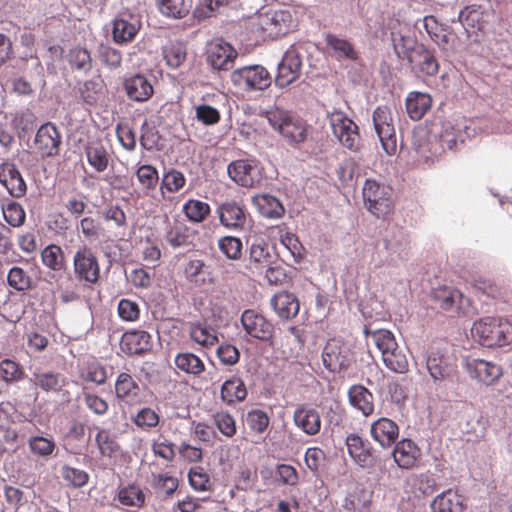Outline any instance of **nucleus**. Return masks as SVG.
Instances as JSON below:
<instances>
[{"label": "nucleus", "instance_id": "obj_1", "mask_svg": "<svg viewBox=\"0 0 512 512\" xmlns=\"http://www.w3.org/2000/svg\"><path fill=\"white\" fill-rule=\"evenodd\" d=\"M298 25L292 8L269 9L259 13L253 27L264 39H277L293 32Z\"/></svg>", "mask_w": 512, "mask_h": 512}, {"label": "nucleus", "instance_id": "obj_2", "mask_svg": "<svg viewBox=\"0 0 512 512\" xmlns=\"http://www.w3.org/2000/svg\"><path fill=\"white\" fill-rule=\"evenodd\" d=\"M471 335L482 346L502 347L512 341V324L501 317H484L474 322Z\"/></svg>", "mask_w": 512, "mask_h": 512}, {"label": "nucleus", "instance_id": "obj_3", "mask_svg": "<svg viewBox=\"0 0 512 512\" xmlns=\"http://www.w3.org/2000/svg\"><path fill=\"white\" fill-rule=\"evenodd\" d=\"M393 190L390 186L374 179H367L362 188V196L366 209L377 218H386L394 210L392 198Z\"/></svg>", "mask_w": 512, "mask_h": 512}, {"label": "nucleus", "instance_id": "obj_4", "mask_svg": "<svg viewBox=\"0 0 512 512\" xmlns=\"http://www.w3.org/2000/svg\"><path fill=\"white\" fill-rule=\"evenodd\" d=\"M267 120L290 143H301L306 139V122L289 111L280 108L269 110Z\"/></svg>", "mask_w": 512, "mask_h": 512}, {"label": "nucleus", "instance_id": "obj_5", "mask_svg": "<svg viewBox=\"0 0 512 512\" xmlns=\"http://www.w3.org/2000/svg\"><path fill=\"white\" fill-rule=\"evenodd\" d=\"M232 84L245 92L263 91L272 82L268 70L261 65L243 66L232 71L230 75Z\"/></svg>", "mask_w": 512, "mask_h": 512}, {"label": "nucleus", "instance_id": "obj_6", "mask_svg": "<svg viewBox=\"0 0 512 512\" xmlns=\"http://www.w3.org/2000/svg\"><path fill=\"white\" fill-rule=\"evenodd\" d=\"M73 272L79 282L88 286L97 284L101 277L98 257L87 245L80 246L73 256Z\"/></svg>", "mask_w": 512, "mask_h": 512}, {"label": "nucleus", "instance_id": "obj_7", "mask_svg": "<svg viewBox=\"0 0 512 512\" xmlns=\"http://www.w3.org/2000/svg\"><path fill=\"white\" fill-rule=\"evenodd\" d=\"M330 125L334 136L351 151H358L361 138L357 124L344 112L334 110L329 115Z\"/></svg>", "mask_w": 512, "mask_h": 512}, {"label": "nucleus", "instance_id": "obj_8", "mask_svg": "<svg viewBox=\"0 0 512 512\" xmlns=\"http://www.w3.org/2000/svg\"><path fill=\"white\" fill-rule=\"evenodd\" d=\"M373 123L383 150L393 156L397 152V139L391 110L378 106L373 112Z\"/></svg>", "mask_w": 512, "mask_h": 512}, {"label": "nucleus", "instance_id": "obj_9", "mask_svg": "<svg viewBox=\"0 0 512 512\" xmlns=\"http://www.w3.org/2000/svg\"><path fill=\"white\" fill-rule=\"evenodd\" d=\"M61 145L62 135L54 123L46 122L38 128L33 140V147L35 153L42 159L58 156Z\"/></svg>", "mask_w": 512, "mask_h": 512}, {"label": "nucleus", "instance_id": "obj_10", "mask_svg": "<svg viewBox=\"0 0 512 512\" xmlns=\"http://www.w3.org/2000/svg\"><path fill=\"white\" fill-rule=\"evenodd\" d=\"M237 57L238 52L236 49L222 39H215L208 44L206 60L214 70H230Z\"/></svg>", "mask_w": 512, "mask_h": 512}, {"label": "nucleus", "instance_id": "obj_11", "mask_svg": "<svg viewBox=\"0 0 512 512\" xmlns=\"http://www.w3.org/2000/svg\"><path fill=\"white\" fill-rule=\"evenodd\" d=\"M230 178L238 185L252 188L261 181L258 162L254 159H238L227 167Z\"/></svg>", "mask_w": 512, "mask_h": 512}, {"label": "nucleus", "instance_id": "obj_12", "mask_svg": "<svg viewBox=\"0 0 512 512\" xmlns=\"http://www.w3.org/2000/svg\"><path fill=\"white\" fill-rule=\"evenodd\" d=\"M302 59L295 49H288L278 64L275 85L285 88L294 83L301 75Z\"/></svg>", "mask_w": 512, "mask_h": 512}, {"label": "nucleus", "instance_id": "obj_13", "mask_svg": "<svg viewBox=\"0 0 512 512\" xmlns=\"http://www.w3.org/2000/svg\"><path fill=\"white\" fill-rule=\"evenodd\" d=\"M324 366L331 372H341L350 366L352 356L350 350L337 339L329 340L322 353Z\"/></svg>", "mask_w": 512, "mask_h": 512}, {"label": "nucleus", "instance_id": "obj_14", "mask_svg": "<svg viewBox=\"0 0 512 512\" xmlns=\"http://www.w3.org/2000/svg\"><path fill=\"white\" fill-rule=\"evenodd\" d=\"M464 368L469 376L485 385H492L502 376V368L491 361L478 358H466Z\"/></svg>", "mask_w": 512, "mask_h": 512}, {"label": "nucleus", "instance_id": "obj_15", "mask_svg": "<svg viewBox=\"0 0 512 512\" xmlns=\"http://www.w3.org/2000/svg\"><path fill=\"white\" fill-rule=\"evenodd\" d=\"M241 323L245 332L255 339L267 341L273 336L274 326L271 321L254 309L242 313Z\"/></svg>", "mask_w": 512, "mask_h": 512}, {"label": "nucleus", "instance_id": "obj_16", "mask_svg": "<svg viewBox=\"0 0 512 512\" xmlns=\"http://www.w3.org/2000/svg\"><path fill=\"white\" fill-rule=\"evenodd\" d=\"M216 213L220 224L232 231H241L245 228L249 213L244 206L236 201H226L220 204Z\"/></svg>", "mask_w": 512, "mask_h": 512}, {"label": "nucleus", "instance_id": "obj_17", "mask_svg": "<svg viewBox=\"0 0 512 512\" xmlns=\"http://www.w3.org/2000/svg\"><path fill=\"white\" fill-rule=\"evenodd\" d=\"M404 56L412 68L423 75L435 76L439 72V63L434 53L422 44L407 49Z\"/></svg>", "mask_w": 512, "mask_h": 512}, {"label": "nucleus", "instance_id": "obj_18", "mask_svg": "<svg viewBox=\"0 0 512 512\" xmlns=\"http://www.w3.org/2000/svg\"><path fill=\"white\" fill-rule=\"evenodd\" d=\"M153 347L150 333L144 330L126 331L120 339V350L127 356H142Z\"/></svg>", "mask_w": 512, "mask_h": 512}, {"label": "nucleus", "instance_id": "obj_19", "mask_svg": "<svg viewBox=\"0 0 512 512\" xmlns=\"http://www.w3.org/2000/svg\"><path fill=\"white\" fill-rule=\"evenodd\" d=\"M427 370L434 381H447L452 379L457 372L455 360L440 351H432L426 360Z\"/></svg>", "mask_w": 512, "mask_h": 512}, {"label": "nucleus", "instance_id": "obj_20", "mask_svg": "<svg viewBox=\"0 0 512 512\" xmlns=\"http://www.w3.org/2000/svg\"><path fill=\"white\" fill-rule=\"evenodd\" d=\"M345 444L352 460L362 468L374 465L373 448L371 443L356 433L346 437Z\"/></svg>", "mask_w": 512, "mask_h": 512}, {"label": "nucleus", "instance_id": "obj_21", "mask_svg": "<svg viewBox=\"0 0 512 512\" xmlns=\"http://www.w3.org/2000/svg\"><path fill=\"white\" fill-rule=\"evenodd\" d=\"M0 183L7 189L12 197L20 198L26 194V182L16 165L12 162H3L0 164Z\"/></svg>", "mask_w": 512, "mask_h": 512}, {"label": "nucleus", "instance_id": "obj_22", "mask_svg": "<svg viewBox=\"0 0 512 512\" xmlns=\"http://www.w3.org/2000/svg\"><path fill=\"white\" fill-rule=\"evenodd\" d=\"M293 422L297 428L309 436H314L321 430L322 421L319 412L305 404L296 407Z\"/></svg>", "mask_w": 512, "mask_h": 512}, {"label": "nucleus", "instance_id": "obj_23", "mask_svg": "<svg viewBox=\"0 0 512 512\" xmlns=\"http://www.w3.org/2000/svg\"><path fill=\"white\" fill-rule=\"evenodd\" d=\"M392 455L400 468L412 469L420 461L422 452L414 441L405 438L396 443Z\"/></svg>", "mask_w": 512, "mask_h": 512}, {"label": "nucleus", "instance_id": "obj_24", "mask_svg": "<svg viewBox=\"0 0 512 512\" xmlns=\"http://www.w3.org/2000/svg\"><path fill=\"white\" fill-rule=\"evenodd\" d=\"M370 434L373 440L379 443L380 446L388 448L398 439L399 426L393 420L381 417L371 424Z\"/></svg>", "mask_w": 512, "mask_h": 512}, {"label": "nucleus", "instance_id": "obj_25", "mask_svg": "<svg viewBox=\"0 0 512 512\" xmlns=\"http://www.w3.org/2000/svg\"><path fill=\"white\" fill-rule=\"evenodd\" d=\"M124 89L130 100L145 102L154 93L153 86L149 79L142 74H134L124 80Z\"/></svg>", "mask_w": 512, "mask_h": 512}, {"label": "nucleus", "instance_id": "obj_26", "mask_svg": "<svg viewBox=\"0 0 512 512\" xmlns=\"http://www.w3.org/2000/svg\"><path fill=\"white\" fill-rule=\"evenodd\" d=\"M248 390L243 379L232 375L226 379L220 388V399L228 406H233L246 400Z\"/></svg>", "mask_w": 512, "mask_h": 512}, {"label": "nucleus", "instance_id": "obj_27", "mask_svg": "<svg viewBox=\"0 0 512 512\" xmlns=\"http://www.w3.org/2000/svg\"><path fill=\"white\" fill-rule=\"evenodd\" d=\"M432 299L442 310H455L459 313L465 297L460 290L442 285L432 291Z\"/></svg>", "mask_w": 512, "mask_h": 512}, {"label": "nucleus", "instance_id": "obj_28", "mask_svg": "<svg viewBox=\"0 0 512 512\" xmlns=\"http://www.w3.org/2000/svg\"><path fill=\"white\" fill-rule=\"evenodd\" d=\"M95 444L101 459H107L111 462L122 455V448L117 437L108 429H98L95 435Z\"/></svg>", "mask_w": 512, "mask_h": 512}, {"label": "nucleus", "instance_id": "obj_29", "mask_svg": "<svg viewBox=\"0 0 512 512\" xmlns=\"http://www.w3.org/2000/svg\"><path fill=\"white\" fill-rule=\"evenodd\" d=\"M270 305L281 319H292L300 310L297 297L288 291L276 293L270 300Z\"/></svg>", "mask_w": 512, "mask_h": 512}, {"label": "nucleus", "instance_id": "obj_30", "mask_svg": "<svg viewBox=\"0 0 512 512\" xmlns=\"http://www.w3.org/2000/svg\"><path fill=\"white\" fill-rule=\"evenodd\" d=\"M32 381L46 393H60L68 385V379L54 371H36L33 373Z\"/></svg>", "mask_w": 512, "mask_h": 512}, {"label": "nucleus", "instance_id": "obj_31", "mask_svg": "<svg viewBox=\"0 0 512 512\" xmlns=\"http://www.w3.org/2000/svg\"><path fill=\"white\" fill-rule=\"evenodd\" d=\"M348 399L352 407L368 417L374 413L373 394L362 385H353L348 390Z\"/></svg>", "mask_w": 512, "mask_h": 512}, {"label": "nucleus", "instance_id": "obj_32", "mask_svg": "<svg viewBox=\"0 0 512 512\" xmlns=\"http://www.w3.org/2000/svg\"><path fill=\"white\" fill-rule=\"evenodd\" d=\"M188 335L191 341L204 349L213 348L219 341L217 331L201 322L190 323Z\"/></svg>", "mask_w": 512, "mask_h": 512}, {"label": "nucleus", "instance_id": "obj_33", "mask_svg": "<svg viewBox=\"0 0 512 512\" xmlns=\"http://www.w3.org/2000/svg\"><path fill=\"white\" fill-rule=\"evenodd\" d=\"M490 13L481 5L466 6L459 13V19L468 29L481 31L484 29Z\"/></svg>", "mask_w": 512, "mask_h": 512}, {"label": "nucleus", "instance_id": "obj_34", "mask_svg": "<svg viewBox=\"0 0 512 512\" xmlns=\"http://www.w3.org/2000/svg\"><path fill=\"white\" fill-rule=\"evenodd\" d=\"M432 512H463V497L457 491L448 489L431 503Z\"/></svg>", "mask_w": 512, "mask_h": 512}, {"label": "nucleus", "instance_id": "obj_35", "mask_svg": "<svg viewBox=\"0 0 512 512\" xmlns=\"http://www.w3.org/2000/svg\"><path fill=\"white\" fill-rule=\"evenodd\" d=\"M432 98L427 93L410 92L406 99V110L412 120H420L431 108Z\"/></svg>", "mask_w": 512, "mask_h": 512}, {"label": "nucleus", "instance_id": "obj_36", "mask_svg": "<svg viewBox=\"0 0 512 512\" xmlns=\"http://www.w3.org/2000/svg\"><path fill=\"white\" fill-rule=\"evenodd\" d=\"M87 161L97 172H104L109 165L110 156L106 148L98 141L89 142L85 146Z\"/></svg>", "mask_w": 512, "mask_h": 512}, {"label": "nucleus", "instance_id": "obj_37", "mask_svg": "<svg viewBox=\"0 0 512 512\" xmlns=\"http://www.w3.org/2000/svg\"><path fill=\"white\" fill-rule=\"evenodd\" d=\"M140 392V387L134 378L126 372H121L115 382L116 397L127 403L134 401Z\"/></svg>", "mask_w": 512, "mask_h": 512}, {"label": "nucleus", "instance_id": "obj_38", "mask_svg": "<svg viewBox=\"0 0 512 512\" xmlns=\"http://www.w3.org/2000/svg\"><path fill=\"white\" fill-rule=\"evenodd\" d=\"M253 203L258 208L261 215L266 218H280L285 212L282 203L276 197L269 194L255 196Z\"/></svg>", "mask_w": 512, "mask_h": 512}, {"label": "nucleus", "instance_id": "obj_39", "mask_svg": "<svg viewBox=\"0 0 512 512\" xmlns=\"http://www.w3.org/2000/svg\"><path fill=\"white\" fill-rule=\"evenodd\" d=\"M8 286L17 292H27L34 286V280L28 270L21 266H12L7 274Z\"/></svg>", "mask_w": 512, "mask_h": 512}, {"label": "nucleus", "instance_id": "obj_40", "mask_svg": "<svg viewBox=\"0 0 512 512\" xmlns=\"http://www.w3.org/2000/svg\"><path fill=\"white\" fill-rule=\"evenodd\" d=\"M80 378L84 382L102 385L107 380L106 368L95 358H90L79 369Z\"/></svg>", "mask_w": 512, "mask_h": 512}, {"label": "nucleus", "instance_id": "obj_41", "mask_svg": "<svg viewBox=\"0 0 512 512\" xmlns=\"http://www.w3.org/2000/svg\"><path fill=\"white\" fill-rule=\"evenodd\" d=\"M192 0H157L159 11L166 17L182 19L192 9Z\"/></svg>", "mask_w": 512, "mask_h": 512}, {"label": "nucleus", "instance_id": "obj_42", "mask_svg": "<svg viewBox=\"0 0 512 512\" xmlns=\"http://www.w3.org/2000/svg\"><path fill=\"white\" fill-rule=\"evenodd\" d=\"M175 366L182 372L199 376L205 371V364L200 357L191 352H181L175 356Z\"/></svg>", "mask_w": 512, "mask_h": 512}, {"label": "nucleus", "instance_id": "obj_43", "mask_svg": "<svg viewBox=\"0 0 512 512\" xmlns=\"http://www.w3.org/2000/svg\"><path fill=\"white\" fill-rule=\"evenodd\" d=\"M325 42L328 49L331 50L337 58L356 60L358 57L354 46L344 38L329 33L325 37Z\"/></svg>", "mask_w": 512, "mask_h": 512}, {"label": "nucleus", "instance_id": "obj_44", "mask_svg": "<svg viewBox=\"0 0 512 512\" xmlns=\"http://www.w3.org/2000/svg\"><path fill=\"white\" fill-rule=\"evenodd\" d=\"M245 424L253 435H262L266 432L270 424V417L266 411L253 408L245 415Z\"/></svg>", "mask_w": 512, "mask_h": 512}, {"label": "nucleus", "instance_id": "obj_45", "mask_svg": "<svg viewBox=\"0 0 512 512\" xmlns=\"http://www.w3.org/2000/svg\"><path fill=\"white\" fill-rule=\"evenodd\" d=\"M279 239L285 249L291 254L296 262H300L305 255V249L298 237L287 231L285 226H278Z\"/></svg>", "mask_w": 512, "mask_h": 512}, {"label": "nucleus", "instance_id": "obj_46", "mask_svg": "<svg viewBox=\"0 0 512 512\" xmlns=\"http://www.w3.org/2000/svg\"><path fill=\"white\" fill-rule=\"evenodd\" d=\"M182 211L190 222L201 223L209 216L211 207L204 201L189 199L184 203Z\"/></svg>", "mask_w": 512, "mask_h": 512}, {"label": "nucleus", "instance_id": "obj_47", "mask_svg": "<svg viewBox=\"0 0 512 512\" xmlns=\"http://www.w3.org/2000/svg\"><path fill=\"white\" fill-rule=\"evenodd\" d=\"M364 334L372 337L376 347L381 352V356L398 346L394 334L387 329L370 330L365 327Z\"/></svg>", "mask_w": 512, "mask_h": 512}, {"label": "nucleus", "instance_id": "obj_48", "mask_svg": "<svg viewBox=\"0 0 512 512\" xmlns=\"http://www.w3.org/2000/svg\"><path fill=\"white\" fill-rule=\"evenodd\" d=\"M41 261L50 270L60 271L65 266L64 252L59 245L50 244L41 251Z\"/></svg>", "mask_w": 512, "mask_h": 512}, {"label": "nucleus", "instance_id": "obj_49", "mask_svg": "<svg viewBox=\"0 0 512 512\" xmlns=\"http://www.w3.org/2000/svg\"><path fill=\"white\" fill-rule=\"evenodd\" d=\"M384 365L395 373H406L409 370V362L406 354L399 345L382 356Z\"/></svg>", "mask_w": 512, "mask_h": 512}, {"label": "nucleus", "instance_id": "obj_50", "mask_svg": "<svg viewBox=\"0 0 512 512\" xmlns=\"http://www.w3.org/2000/svg\"><path fill=\"white\" fill-rule=\"evenodd\" d=\"M30 452L40 458H49L56 449V443L52 437L31 436L28 439Z\"/></svg>", "mask_w": 512, "mask_h": 512}, {"label": "nucleus", "instance_id": "obj_51", "mask_svg": "<svg viewBox=\"0 0 512 512\" xmlns=\"http://www.w3.org/2000/svg\"><path fill=\"white\" fill-rule=\"evenodd\" d=\"M186 184V178L184 174L176 169H171L163 174L160 191L165 198V193H176L179 192Z\"/></svg>", "mask_w": 512, "mask_h": 512}, {"label": "nucleus", "instance_id": "obj_52", "mask_svg": "<svg viewBox=\"0 0 512 512\" xmlns=\"http://www.w3.org/2000/svg\"><path fill=\"white\" fill-rule=\"evenodd\" d=\"M138 26L130 21L125 19H115L113 24V39L117 43H127L131 42L137 32Z\"/></svg>", "mask_w": 512, "mask_h": 512}, {"label": "nucleus", "instance_id": "obj_53", "mask_svg": "<svg viewBox=\"0 0 512 512\" xmlns=\"http://www.w3.org/2000/svg\"><path fill=\"white\" fill-rule=\"evenodd\" d=\"M473 288L477 294L493 300L503 299L506 296V291L500 284L485 278L476 279Z\"/></svg>", "mask_w": 512, "mask_h": 512}, {"label": "nucleus", "instance_id": "obj_54", "mask_svg": "<svg viewBox=\"0 0 512 512\" xmlns=\"http://www.w3.org/2000/svg\"><path fill=\"white\" fill-rule=\"evenodd\" d=\"M118 500L125 506L141 507L145 503V494L138 485L131 484L119 490Z\"/></svg>", "mask_w": 512, "mask_h": 512}, {"label": "nucleus", "instance_id": "obj_55", "mask_svg": "<svg viewBox=\"0 0 512 512\" xmlns=\"http://www.w3.org/2000/svg\"><path fill=\"white\" fill-rule=\"evenodd\" d=\"M131 421L142 430H149L158 426L160 415L150 407H143L131 417Z\"/></svg>", "mask_w": 512, "mask_h": 512}, {"label": "nucleus", "instance_id": "obj_56", "mask_svg": "<svg viewBox=\"0 0 512 512\" xmlns=\"http://www.w3.org/2000/svg\"><path fill=\"white\" fill-rule=\"evenodd\" d=\"M218 248L230 260H239L242 257L243 244L238 237H221L218 240Z\"/></svg>", "mask_w": 512, "mask_h": 512}, {"label": "nucleus", "instance_id": "obj_57", "mask_svg": "<svg viewBox=\"0 0 512 512\" xmlns=\"http://www.w3.org/2000/svg\"><path fill=\"white\" fill-rule=\"evenodd\" d=\"M70 65L77 70L88 72L92 68L90 52L82 47H74L68 53Z\"/></svg>", "mask_w": 512, "mask_h": 512}, {"label": "nucleus", "instance_id": "obj_58", "mask_svg": "<svg viewBox=\"0 0 512 512\" xmlns=\"http://www.w3.org/2000/svg\"><path fill=\"white\" fill-rule=\"evenodd\" d=\"M25 376L23 368L17 362L4 359L0 362V378L6 383L21 381Z\"/></svg>", "mask_w": 512, "mask_h": 512}, {"label": "nucleus", "instance_id": "obj_59", "mask_svg": "<svg viewBox=\"0 0 512 512\" xmlns=\"http://www.w3.org/2000/svg\"><path fill=\"white\" fill-rule=\"evenodd\" d=\"M189 483L195 491L204 492L211 490L212 483L205 469L196 466L190 469L188 473Z\"/></svg>", "mask_w": 512, "mask_h": 512}, {"label": "nucleus", "instance_id": "obj_60", "mask_svg": "<svg viewBox=\"0 0 512 512\" xmlns=\"http://www.w3.org/2000/svg\"><path fill=\"white\" fill-rule=\"evenodd\" d=\"M213 420L218 430L226 437L232 438L236 432V421L227 411H218L213 415Z\"/></svg>", "mask_w": 512, "mask_h": 512}, {"label": "nucleus", "instance_id": "obj_61", "mask_svg": "<svg viewBox=\"0 0 512 512\" xmlns=\"http://www.w3.org/2000/svg\"><path fill=\"white\" fill-rule=\"evenodd\" d=\"M4 220L12 227H20L24 224L26 213L17 202H10L2 208Z\"/></svg>", "mask_w": 512, "mask_h": 512}, {"label": "nucleus", "instance_id": "obj_62", "mask_svg": "<svg viewBox=\"0 0 512 512\" xmlns=\"http://www.w3.org/2000/svg\"><path fill=\"white\" fill-rule=\"evenodd\" d=\"M151 450L156 457L162 458L166 462H172L176 456L175 444L163 437L153 440Z\"/></svg>", "mask_w": 512, "mask_h": 512}, {"label": "nucleus", "instance_id": "obj_63", "mask_svg": "<svg viewBox=\"0 0 512 512\" xmlns=\"http://www.w3.org/2000/svg\"><path fill=\"white\" fill-rule=\"evenodd\" d=\"M139 183L146 190H154L157 186L159 175L157 169L152 165H141L136 171Z\"/></svg>", "mask_w": 512, "mask_h": 512}, {"label": "nucleus", "instance_id": "obj_64", "mask_svg": "<svg viewBox=\"0 0 512 512\" xmlns=\"http://www.w3.org/2000/svg\"><path fill=\"white\" fill-rule=\"evenodd\" d=\"M118 316L125 322H136L140 318V307L137 302L123 298L118 302Z\"/></svg>", "mask_w": 512, "mask_h": 512}]
</instances>
